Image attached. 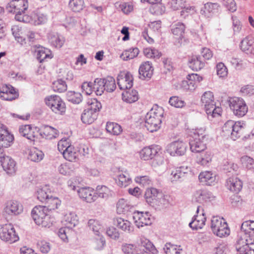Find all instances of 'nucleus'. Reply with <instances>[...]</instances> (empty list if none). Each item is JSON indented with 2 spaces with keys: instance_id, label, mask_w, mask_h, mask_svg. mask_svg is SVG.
Instances as JSON below:
<instances>
[{
  "instance_id": "nucleus-1",
  "label": "nucleus",
  "mask_w": 254,
  "mask_h": 254,
  "mask_svg": "<svg viewBox=\"0 0 254 254\" xmlns=\"http://www.w3.org/2000/svg\"><path fill=\"white\" fill-rule=\"evenodd\" d=\"M28 7L27 0H12L6 5L5 9L7 12L15 14L16 20L27 23L31 19L28 15L25 14Z\"/></svg>"
},
{
  "instance_id": "nucleus-2",
  "label": "nucleus",
  "mask_w": 254,
  "mask_h": 254,
  "mask_svg": "<svg viewBox=\"0 0 254 254\" xmlns=\"http://www.w3.org/2000/svg\"><path fill=\"white\" fill-rule=\"evenodd\" d=\"M163 109L157 105H154L145 116L144 126L150 132L157 131L160 127Z\"/></svg>"
},
{
  "instance_id": "nucleus-3",
  "label": "nucleus",
  "mask_w": 254,
  "mask_h": 254,
  "mask_svg": "<svg viewBox=\"0 0 254 254\" xmlns=\"http://www.w3.org/2000/svg\"><path fill=\"white\" fill-rule=\"evenodd\" d=\"M213 99V94L210 91L205 92L201 98L202 105L204 106L206 113L209 120H212L215 117H218L221 112V108L216 106Z\"/></svg>"
},
{
  "instance_id": "nucleus-4",
  "label": "nucleus",
  "mask_w": 254,
  "mask_h": 254,
  "mask_svg": "<svg viewBox=\"0 0 254 254\" xmlns=\"http://www.w3.org/2000/svg\"><path fill=\"white\" fill-rule=\"evenodd\" d=\"M31 216L37 225L43 227L49 228L53 222V218L48 214V211L41 205L36 206L33 208Z\"/></svg>"
},
{
  "instance_id": "nucleus-5",
  "label": "nucleus",
  "mask_w": 254,
  "mask_h": 254,
  "mask_svg": "<svg viewBox=\"0 0 254 254\" xmlns=\"http://www.w3.org/2000/svg\"><path fill=\"white\" fill-rule=\"evenodd\" d=\"M238 254H254V238L251 237L247 232L244 233L236 245Z\"/></svg>"
},
{
  "instance_id": "nucleus-6",
  "label": "nucleus",
  "mask_w": 254,
  "mask_h": 254,
  "mask_svg": "<svg viewBox=\"0 0 254 254\" xmlns=\"http://www.w3.org/2000/svg\"><path fill=\"white\" fill-rule=\"evenodd\" d=\"M222 131L226 135H231V137L235 140L243 135L245 127L240 122H235L229 120L226 122L222 127Z\"/></svg>"
},
{
  "instance_id": "nucleus-7",
  "label": "nucleus",
  "mask_w": 254,
  "mask_h": 254,
  "mask_svg": "<svg viewBox=\"0 0 254 254\" xmlns=\"http://www.w3.org/2000/svg\"><path fill=\"white\" fill-rule=\"evenodd\" d=\"M230 109L236 116L240 118L245 116L248 112V108L243 99L233 97L228 100Z\"/></svg>"
},
{
  "instance_id": "nucleus-8",
  "label": "nucleus",
  "mask_w": 254,
  "mask_h": 254,
  "mask_svg": "<svg viewBox=\"0 0 254 254\" xmlns=\"http://www.w3.org/2000/svg\"><path fill=\"white\" fill-rule=\"evenodd\" d=\"M46 105L55 113L63 115L66 110L64 102L61 98L56 95H51L45 99Z\"/></svg>"
},
{
  "instance_id": "nucleus-9",
  "label": "nucleus",
  "mask_w": 254,
  "mask_h": 254,
  "mask_svg": "<svg viewBox=\"0 0 254 254\" xmlns=\"http://www.w3.org/2000/svg\"><path fill=\"white\" fill-rule=\"evenodd\" d=\"M0 239L9 244L17 242L19 237L11 223L0 225Z\"/></svg>"
},
{
  "instance_id": "nucleus-10",
  "label": "nucleus",
  "mask_w": 254,
  "mask_h": 254,
  "mask_svg": "<svg viewBox=\"0 0 254 254\" xmlns=\"http://www.w3.org/2000/svg\"><path fill=\"white\" fill-rule=\"evenodd\" d=\"M144 197L146 202L153 207L159 206L163 200L162 192L154 188H148L146 190Z\"/></svg>"
},
{
  "instance_id": "nucleus-11",
  "label": "nucleus",
  "mask_w": 254,
  "mask_h": 254,
  "mask_svg": "<svg viewBox=\"0 0 254 254\" xmlns=\"http://www.w3.org/2000/svg\"><path fill=\"white\" fill-rule=\"evenodd\" d=\"M187 144L181 140L174 141L169 144L167 147V152L173 156L184 155L187 150Z\"/></svg>"
},
{
  "instance_id": "nucleus-12",
  "label": "nucleus",
  "mask_w": 254,
  "mask_h": 254,
  "mask_svg": "<svg viewBox=\"0 0 254 254\" xmlns=\"http://www.w3.org/2000/svg\"><path fill=\"white\" fill-rule=\"evenodd\" d=\"M40 129L31 125L20 126L19 127V132L21 135L25 137L30 141H35L39 134Z\"/></svg>"
},
{
  "instance_id": "nucleus-13",
  "label": "nucleus",
  "mask_w": 254,
  "mask_h": 254,
  "mask_svg": "<svg viewBox=\"0 0 254 254\" xmlns=\"http://www.w3.org/2000/svg\"><path fill=\"white\" fill-rule=\"evenodd\" d=\"M148 212L144 213L141 211H135L133 213L132 218L136 226L138 228L151 224L152 221Z\"/></svg>"
},
{
  "instance_id": "nucleus-14",
  "label": "nucleus",
  "mask_w": 254,
  "mask_h": 254,
  "mask_svg": "<svg viewBox=\"0 0 254 254\" xmlns=\"http://www.w3.org/2000/svg\"><path fill=\"white\" fill-rule=\"evenodd\" d=\"M133 80L132 74L130 72L121 73L118 76L117 83L120 89L127 90L132 87Z\"/></svg>"
},
{
  "instance_id": "nucleus-15",
  "label": "nucleus",
  "mask_w": 254,
  "mask_h": 254,
  "mask_svg": "<svg viewBox=\"0 0 254 254\" xmlns=\"http://www.w3.org/2000/svg\"><path fill=\"white\" fill-rule=\"evenodd\" d=\"M194 136L190 139V149L192 152L199 153L203 151L206 148L205 140H202L199 137V132H197Z\"/></svg>"
},
{
  "instance_id": "nucleus-16",
  "label": "nucleus",
  "mask_w": 254,
  "mask_h": 254,
  "mask_svg": "<svg viewBox=\"0 0 254 254\" xmlns=\"http://www.w3.org/2000/svg\"><path fill=\"white\" fill-rule=\"evenodd\" d=\"M15 89L10 85H3L0 87V97L4 100H12L18 97Z\"/></svg>"
},
{
  "instance_id": "nucleus-17",
  "label": "nucleus",
  "mask_w": 254,
  "mask_h": 254,
  "mask_svg": "<svg viewBox=\"0 0 254 254\" xmlns=\"http://www.w3.org/2000/svg\"><path fill=\"white\" fill-rule=\"evenodd\" d=\"M79 196L87 202L91 203L97 198L96 192L90 188H81L77 190Z\"/></svg>"
},
{
  "instance_id": "nucleus-18",
  "label": "nucleus",
  "mask_w": 254,
  "mask_h": 254,
  "mask_svg": "<svg viewBox=\"0 0 254 254\" xmlns=\"http://www.w3.org/2000/svg\"><path fill=\"white\" fill-rule=\"evenodd\" d=\"M14 137L7 130L6 127L2 126L0 127V146L7 148L11 145Z\"/></svg>"
},
{
  "instance_id": "nucleus-19",
  "label": "nucleus",
  "mask_w": 254,
  "mask_h": 254,
  "mask_svg": "<svg viewBox=\"0 0 254 254\" xmlns=\"http://www.w3.org/2000/svg\"><path fill=\"white\" fill-rule=\"evenodd\" d=\"M159 149L160 148L157 145L145 147L140 151V157L144 160L151 159L158 153Z\"/></svg>"
},
{
  "instance_id": "nucleus-20",
  "label": "nucleus",
  "mask_w": 254,
  "mask_h": 254,
  "mask_svg": "<svg viewBox=\"0 0 254 254\" xmlns=\"http://www.w3.org/2000/svg\"><path fill=\"white\" fill-rule=\"evenodd\" d=\"M138 72L140 79L144 80L145 78H150L153 72L152 64L148 61L140 65Z\"/></svg>"
},
{
  "instance_id": "nucleus-21",
  "label": "nucleus",
  "mask_w": 254,
  "mask_h": 254,
  "mask_svg": "<svg viewBox=\"0 0 254 254\" xmlns=\"http://www.w3.org/2000/svg\"><path fill=\"white\" fill-rule=\"evenodd\" d=\"M22 210V205L16 201H8L4 209V211L8 215H17Z\"/></svg>"
},
{
  "instance_id": "nucleus-22",
  "label": "nucleus",
  "mask_w": 254,
  "mask_h": 254,
  "mask_svg": "<svg viewBox=\"0 0 254 254\" xmlns=\"http://www.w3.org/2000/svg\"><path fill=\"white\" fill-rule=\"evenodd\" d=\"M226 186L230 191L238 193L242 189L243 183L237 177H230L227 180Z\"/></svg>"
},
{
  "instance_id": "nucleus-23",
  "label": "nucleus",
  "mask_w": 254,
  "mask_h": 254,
  "mask_svg": "<svg viewBox=\"0 0 254 254\" xmlns=\"http://www.w3.org/2000/svg\"><path fill=\"white\" fill-rule=\"evenodd\" d=\"M114 225L119 229L123 231L130 233L133 232L134 227L131 223L127 220H125L122 218H117L114 220Z\"/></svg>"
},
{
  "instance_id": "nucleus-24",
  "label": "nucleus",
  "mask_w": 254,
  "mask_h": 254,
  "mask_svg": "<svg viewBox=\"0 0 254 254\" xmlns=\"http://www.w3.org/2000/svg\"><path fill=\"white\" fill-rule=\"evenodd\" d=\"M195 200L199 203L210 201L213 199L214 196L212 193L205 190H199L194 194Z\"/></svg>"
},
{
  "instance_id": "nucleus-25",
  "label": "nucleus",
  "mask_w": 254,
  "mask_h": 254,
  "mask_svg": "<svg viewBox=\"0 0 254 254\" xmlns=\"http://www.w3.org/2000/svg\"><path fill=\"white\" fill-rule=\"evenodd\" d=\"M0 163L3 170L7 174L12 175L15 173L16 171V163L11 157L6 156Z\"/></svg>"
},
{
  "instance_id": "nucleus-26",
  "label": "nucleus",
  "mask_w": 254,
  "mask_h": 254,
  "mask_svg": "<svg viewBox=\"0 0 254 254\" xmlns=\"http://www.w3.org/2000/svg\"><path fill=\"white\" fill-rule=\"evenodd\" d=\"M48 38L50 44L56 48H61L64 43V37L57 33H49Z\"/></svg>"
},
{
  "instance_id": "nucleus-27",
  "label": "nucleus",
  "mask_w": 254,
  "mask_h": 254,
  "mask_svg": "<svg viewBox=\"0 0 254 254\" xmlns=\"http://www.w3.org/2000/svg\"><path fill=\"white\" fill-rule=\"evenodd\" d=\"M39 134L43 138H45L47 139H52L57 136L58 131L51 126H45L42 129H40Z\"/></svg>"
},
{
  "instance_id": "nucleus-28",
  "label": "nucleus",
  "mask_w": 254,
  "mask_h": 254,
  "mask_svg": "<svg viewBox=\"0 0 254 254\" xmlns=\"http://www.w3.org/2000/svg\"><path fill=\"white\" fill-rule=\"evenodd\" d=\"M139 246L145 248L147 253L149 254H157L158 251L153 244L147 239L144 237H141L137 241Z\"/></svg>"
},
{
  "instance_id": "nucleus-29",
  "label": "nucleus",
  "mask_w": 254,
  "mask_h": 254,
  "mask_svg": "<svg viewBox=\"0 0 254 254\" xmlns=\"http://www.w3.org/2000/svg\"><path fill=\"white\" fill-rule=\"evenodd\" d=\"M206 217L203 213L202 215L194 216L189 223L190 227L193 230L201 229L205 224Z\"/></svg>"
},
{
  "instance_id": "nucleus-30",
  "label": "nucleus",
  "mask_w": 254,
  "mask_h": 254,
  "mask_svg": "<svg viewBox=\"0 0 254 254\" xmlns=\"http://www.w3.org/2000/svg\"><path fill=\"white\" fill-rule=\"evenodd\" d=\"M122 98L124 101L128 103L135 102L138 99V92L131 89L126 90L122 93Z\"/></svg>"
},
{
  "instance_id": "nucleus-31",
  "label": "nucleus",
  "mask_w": 254,
  "mask_h": 254,
  "mask_svg": "<svg viewBox=\"0 0 254 254\" xmlns=\"http://www.w3.org/2000/svg\"><path fill=\"white\" fill-rule=\"evenodd\" d=\"M189 65L193 70L198 71L204 66V63L199 56H193L189 62Z\"/></svg>"
},
{
  "instance_id": "nucleus-32",
  "label": "nucleus",
  "mask_w": 254,
  "mask_h": 254,
  "mask_svg": "<svg viewBox=\"0 0 254 254\" xmlns=\"http://www.w3.org/2000/svg\"><path fill=\"white\" fill-rule=\"evenodd\" d=\"M198 178L200 182L208 186L212 185L215 181V176L208 171L201 173Z\"/></svg>"
},
{
  "instance_id": "nucleus-33",
  "label": "nucleus",
  "mask_w": 254,
  "mask_h": 254,
  "mask_svg": "<svg viewBox=\"0 0 254 254\" xmlns=\"http://www.w3.org/2000/svg\"><path fill=\"white\" fill-rule=\"evenodd\" d=\"M51 191L50 190L48 186H45L41 189H39L36 192V196L37 199L44 203V202L51 196Z\"/></svg>"
},
{
  "instance_id": "nucleus-34",
  "label": "nucleus",
  "mask_w": 254,
  "mask_h": 254,
  "mask_svg": "<svg viewBox=\"0 0 254 254\" xmlns=\"http://www.w3.org/2000/svg\"><path fill=\"white\" fill-rule=\"evenodd\" d=\"M45 205L43 206L46 210L48 211L54 210L58 208L61 204V200L57 197H53L51 195L44 202Z\"/></svg>"
},
{
  "instance_id": "nucleus-35",
  "label": "nucleus",
  "mask_w": 254,
  "mask_h": 254,
  "mask_svg": "<svg viewBox=\"0 0 254 254\" xmlns=\"http://www.w3.org/2000/svg\"><path fill=\"white\" fill-rule=\"evenodd\" d=\"M66 149L63 151V155L64 158L70 161L75 162L78 156V153L74 151V148L71 146L68 145L66 146Z\"/></svg>"
},
{
  "instance_id": "nucleus-36",
  "label": "nucleus",
  "mask_w": 254,
  "mask_h": 254,
  "mask_svg": "<svg viewBox=\"0 0 254 254\" xmlns=\"http://www.w3.org/2000/svg\"><path fill=\"white\" fill-rule=\"evenodd\" d=\"M97 116L98 113H94L89 109H86L81 115V119L83 123L89 125L97 119Z\"/></svg>"
},
{
  "instance_id": "nucleus-37",
  "label": "nucleus",
  "mask_w": 254,
  "mask_h": 254,
  "mask_svg": "<svg viewBox=\"0 0 254 254\" xmlns=\"http://www.w3.org/2000/svg\"><path fill=\"white\" fill-rule=\"evenodd\" d=\"M254 43V38L251 36L247 37L241 42V49L247 54L251 53L252 52V46Z\"/></svg>"
},
{
  "instance_id": "nucleus-38",
  "label": "nucleus",
  "mask_w": 254,
  "mask_h": 254,
  "mask_svg": "<svg viewBox=\"0 0 254 254\" xmlns=\"http://www.w3.org/2000/svg\"><path fill=\"white\" fill-rule=\"evenodd\" d=\"M200 154L197 156V163L202 166H208L212 161V155L208 152H199Z\"/></svg>"
},
{
  "instance_id": "nucleus-39",
  "label": "nucleus",
  "mask_w": 254,
  "mask_h": 254,
  "mask_svg": "<svg viewBox=\"0 0 254 254\" xmlns=\"http://www.w3.org/2000/svg\"><path fill=\"white\" fill-rule=\"evenodd\" d=\"M44 156V154L42 151L34 148L29 151L28 159L32 161L38 162L43 159Z\"/></svg>"
},
{
  "instance_id": "nucleus-40",
  "label": "nucleus",
  "mask_w": 254,
  "mask_h": 254,
  "mask_svg": "<svg viewBox=\"0 0 254 254\" xmlns=\"http://www.w3.org/2000/svg\"><path fill=\"white\" fill-rule=\"evenodd\" d=\"M139 52V51L137 48H130L128 50H125L121 56V58L124 61H128L137 57Z\"/></svg>"
},
{
  "instance_id": "nucleus-41",
  "label": "nucleus",
  "mask_w": 254,
  "mask_h": 254,
  "mask_svg": "<svg viewBox=\"0 0 254 254\" xmlns=\"http://www.w3.org/2000/svg\"><path fill=\"white\" fill-rule=\"evenodd\" d=\"M106 129L108 132L115 135L120 134L122 131V128L120 125L112 122L107 123Z\"/></svg>"
},
{
  "instance_id": "nucleus-42",
  "label": "nucleus",
  "mask_w": 254,
  "mask_h": 254,
  "mask_svg": "<svg viewBox=\"0 0 254 254\" xmlns=\"http://www.w3.org/2000/svg\"><path fill=\"white\" fill-rule=\"evenodd\" d=\"M130 208L131 206L124 198L119 199L117 202V211L119 214H125L129 211Z\"/></svg>"
},
{
  "instance_id": "nucleus-43",
  "label": "nucleus",
  "mask_w": 254,
  "mask_h": 254,
  "mask_svg": "<svg viewBox=\"0 0 254 254\" xmlns=\"http://www.w3.org/2000/svg\"><path fill=\"white\" fill-rule=\"evenodd\" d=\"M118 180H116L117 185L121 187H126L131 182V178L128 173L125 172L118 175Z\"/></svg>"
},
{
  "instance_id": "nucleus-44",
  "label": "nucleus",
  "mask_w": 254,
  "mask_h": 254,
  "mask_svg": "<svg viewBox=\"0 0 254 254\" xmlns=\"http://www.w3.org/2000/svg\"><path fill=\"white\" fill-rule=\"evenodd\" d=\"M67 100L73 104H79L82 100V95L74 91H68L66 95Z\"/></svg>"
},
{
  "instance_id": "nucleus-45",
  "label": "nucleus",
  "mask_w": 254,
  "mask_h": 254,
  "mask_svg": "<svg viewBox=\"0 0 254 254\" xmlns=\"http://www.w3.org/2000/svg\"><path fill=\"white\" fill-rule=\"evenodd\" d=\"M52 87L55 92L59 93L64 92L67 90V85L62 79L54 81Z\"/></svg>"
},
{
  "instance_id": "nucleus-46",
  "label": "nucleus",
  "mask_w": 254,
  "mask_h": 254,
  "mask_svg": "<svg viewBox=\"0 0 254 254\" xmlns=\"http://www.w3.org/2000/svg\"><path fill=\"white\" fill-rule=\"evenodd\" d=\"M104 80L102 78H95L94 81L93 89L97 95H102L105 90V87L104 84Z\"/></svg>"
},
{
  "instance_id": "nucleus-47",
  "label": "nucleus",
  "mask_w": 254,
  "mask_h": 254,
  "mask_svg": "<svg viewBox=\"0 0 254 254\" xmlns=\"http://www.w3.org/2000/svg\"><path fill=\"white\" fill-rule=\"evenodd\" d=\"M104 80V87L105 90L107 92H112L115 90L116 87L115 79L112 77L108 76L106 78H102Z\"/></svg>"
},
{
  "instance_id": "nucleus-48",
  "label": "nucleus",
  "mask_w": 254,
  "mask_h": 254,
  "mask_svg": "<svg viewBox=\"0 0 254 254\" xmlns=\"http://www.w3.org/2000/svg\"><path fill=\"white\" fill-rule=\"evenodd\" d=\"M88 107L86 108L94 113H98L102 108L101 104L96 99H91L87 102Z\"/></svg>"
},
{
  "instance_id": "nucleus-49",
  "label": "nucleus",
  "mask_w": 254,
  "mask_h": 254,
  "mask_svg": "<svg viewBox=\"0 0 254 254\" xmlns=\"http://www.w3.org/2000/svg\"><path fill=\"white\" fill-rule=\"evenodd\" d=\"M68 5L71 10L78 12L83 9L84 1L83 0H70Z\"/></svg>"
},
{
  "instance_id": "nucleus-50",
  "label": "nucleus",
  "mask_w": 254,
  "mask_h": 254,
  "mask_svg": "<svg viewBox=\"0 0 254 254\" xmlns=\"http://www.w3.org/2000/svg\"><path fill=\"white\" fill-rule=\"evenodd\" d=\"M64 219L66 222V224L68 225L67 227H75L78 224L77 215L73 212H70L64 216Z\"/></svg>"
},
{
  "instance_id": "nucleus-51",
  "label": "nucleus",
  "mask_w": 254,
  "mask_h": 254,
  "mask_svg": "<svg viewBox=\"0 0 254 254\" xmlns=\"http://www.w3.org/2000/svg\"><path fill=\"white\" fill-rule=\"evenodd\" d=\"M88 226L90 229L94 232L95 235L98 236L99 235L100 231L102 228V226L98 220L94 219H91L89 220Z\"/></svg>"
},
{
  "instance_id": "nucleus-52",
  "label": "nucleus",
  "mask_w": 254,
  "mask_h": 254,
  "mask_svg": "<svg viewBox=\"0 0 254 254\" xmlns=\"http://www.w3.org/2000/svg\"><path fill=\"white\" fill-rule=\"evenodd\" d=\"M213 233L221 238L228 236L230 234V229L227 222H224V224L222 227H220V228L216 230H213Z\"/></svg>"
},
{
  "instance_id": "nucleus-53",
  "label": "nucleus",
  "mask_w": 254,
  "mask_h": 254,
  "mask_svg": "<svg viewBox=\"0 0 254 254\" xmlns=\"http://www.w3.org/2000/svg\"><path fill=\"white\" fill-rule=\"evenodd\" d=\"M110 194V190L105 186H98L96 188V195L97 198L100 197L103 198H107Z\"/></svg>"
},
{
  "instance_id": "nucleus-54",
  "label": "nucleus",
  "mask_w": 254,
  "mask_h": 254,
  "mask_svg": "<svg viewBox=\"0 0 254 254\" xmlns=\"http://www.w3.org/2000/svg\"><path fill=\"white\" fill-rule=\"evenodd\" d=\"M50 51L48 49L45 48H41L37 51V59L40 63H42L46 59H51L52 56L51 54H49Z\"/></svg>"
},
{
  "instance_id": "nucleus-55",
  "label": "nucleus",
  "mask_w": 254,
  "mask_h": 254,
  "mask_svg": "<svg viewBox=\"0 0 254 254\" xmlns=\"http://www.w3.org/2000/svg\"><path fill=\"white\" fill-rule=\"evenodd\" d=\"M241 232H247L251 235V233H254V221H247L243 222L241 228Z\"/></svg>"
},
{
  "instance_id": "nucleus-56",
  "label": "nucleus",
  "mask_w": 254,
  "mask_h": 254,
  "mask_svg": "<svg viewBox=\"0 0 254 254\" xmlns=\"http://www.w3.org/2000/svg\"><path fill=\"white\" fill-rule=\"evenodd\" d=\"M224 222H226L223 218H220L218 216H214L211 219V228L212 231L218 229L220 227L224 224Z\"/></svg>"
},
{
  "instance_id": "nucleus-57",
  "label": "nucleus",
  "mask_w": 254,
  "mask_h": 254,
  "mask_svg": "<svg viewBox=\"0 0 254 254\" xmlns=\"http://www.w3.org/2000/svg\"><path fill=\"white\" fill-rule=\"evenodd\" d=\"M220 5L217 3L207 2L204 4V12L214 14L218 11Z\"/></svg>"
},
{
  "instance_id": "nucleus-58",
  "label": "nucleus",
  "mask_w": 254,
  "mask_h": 254,
  "mask_svg": "<svg viewBox=\"0 0 254 254\" xmlns=\"http://www.w3.org/2000/svg\"><path fill=\"white\" fill-rule=\"evenodd\" d=\"M185 29V26L184 24L178 23L172 26L171 31L174 35L181 37L183 36Z\"/></svg>"
},
{
  "instance_id": "nucleus-59",
  "label": "nucleus",
  "mask_w": 254,
  "mask_h": 254,
  "mask_svg": "<svg viewBox=\"0 0 254 254\" xmlns=\"http://www.w3.org/2000/svg\"><path fill=\"white\" fill-rule=\"evenodd\" d=\"M151 12L156 15H161L164 13L165 7L160 2L152 4L150 9Z\"/></svg>"
},
{
  "instance_id": "nucleus-60",
  "label": "nucleus",
  "mask_w": 254,
  "mask_h": 254,
  "mask_svg": "<svg viewBox=\"0 0 254 254\" xmlns=\"http://www.w3.org/2000/svg\"><path fill=\"white\" fill-rule=\"evenodd\" d=\"M180 247L171 244H167L164 250L166 254H179L181 250Z\"/></svg>"
},
{
  "instance_id": "nucleus-61",
  "label": "nucleus",
  "mask_w": 254,
  "mask_h": 254,
  "mask_svg": "<svg viewBox=\"0 0 254 254\" xmlns=\"http://www.w3.org/2000/svg\"><path fill=\"white\" fill-rule=\"evenodd\" d=\"M169 102L171 106L176 108H182L185 104L184 101L176 96L171 97Z\"/></svg>"
},
{
  "instance_id": "nucleus-62",
  "label": "nucleus",
  "mask_w": 254,
  "mask_h": 254,
  "mask_svg": "<svg viewBox=\"0 0 254 254\" xmlns=\"http://www.w3.org/2000/svg\"><path fill=\"white\" fill-rule=\"evenodd\" d=\"M223 5L230 11L234 12L237 9V6L234 0H222Z\"/></svg>"
},
{
  "instance_id": "nucleus-63",
  "label": "nucleus",
  "mask_w": 254,
  "mask_h": 254,
  "mask_svg": "<svg viewBox=\"0 0 254 254\" xmlns=\"http://www.w3.org/2000/svg\"><path fill=\"white\" fill-rule=\"evenodd\" d=\"M93 86H94V82H84L81 85V88L85 91L86 94L90 95L93 91H94Z\"/></svg>"
},
{
  "instance_id": "nucleus-64",
  "label": "nucleus",
  "mask_w": 254,
  "mask_h": 254,
  "mask_svg": "<svg viewBox=\"0 0 254 254\" xmlns=\"http://www.w3.org/2000/svg\"><path fill=\"white\" fill-rule=\"evenodd\" d=\"M58 170L60 173L64 175H69L72 171L70 167V164L66 163L61 164L59 167Z\"/></svg>"
}]
</instances>
